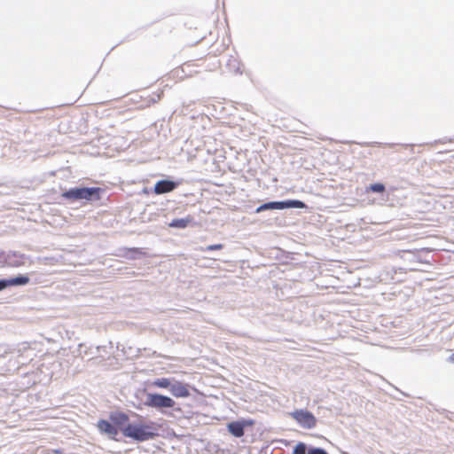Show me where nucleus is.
Masks as SVG:
<instances>
[{"instance_id": "nucleus-18", "label": "nucleus", "mask_w": 454, "mask_h": 454, "mask_svg": "<svg viewBox=\"0 0 454 454\" xmlns=\"http://www.w3.org/2000/svg\"><path fill=\"white\" fill-rule=\"evenodd\" d=\"M309 447L304 442H299L294 448L292 454H309Z\"/></svg>"}, {"instance_id": "nucleus-14", "label": "nucleus", "mask_w": 454, "mask_h": 454, "mask_svg": "<svg viewBox=\"0 0 454 454\" xmlns=\"http://www.w3.org/2000/svg\"><path fill=\"white\" fill-rule=\"evenodd\" d=\"M30 281V278L27 275L19 274L15 277L8 278L7 282L8 286H24L27 285Z\"/></svg>"}, {"instance_id": "nucleus-7", "label": "nucleus", "mask_w": 454, "mask_h": 454, "mask_svg": "<svg viewBox=\"0 0 454 454\" xmlns=\"http://www.w3.org/2000/svg\"><path fill=\"white\" fill-rule=\"evenodd\" d=\"M35 354L30 353L27 355H19L18 356H10L8 358L7 372H16L20 367L29 364L33 361Z\"/></svg>"}, {"instance_id": "nucleus-26", "label": "nucleus", "mask_w": 454, "mask_h": 454, "mask_svg": "<svg viewBox=\"0 0 454 454\" xmlns=\"http://www.w3.org/2000/svg\"><path fill=\"white\" fill-rule=\"evenodd\" d=\"M50 454H63V452L60 450H51Z\"/></svg>"}, {"instance_id": "nucleus-2", "label": "nucleus", "mask_w": 454, "mask_h": 454, "mask_svg": "<svg viewBox=\"0 0 454 454\" xmlns=\"http://www.w3.org/2000/svg\"><path fill=\"white\" fill-rule=\"evenodd\" d=\"M121 433L125 437L137 442L148 441L158 435L157 429L154 427L153 422L150 424L128 423L121 428Z\"/></svg>"}, {"instance_id": "nucleus-8", "label": "nucleus", "mask_w": 454, "mask_h": 454, "mask_svg": "<svg viewBox=\"0 0 454 454\" xmlns=\"http://www.w3.org/2000/svg\"><path fill=\"white\" fill-rule=\"evenodd\" d=\"M253 419H239L228 423L227 428L231 434L235 437H241L245 434V428L254 425Z\"/></svg>"}, {"instance_id": "nucleus-4", "label": "nucleus", "mask_w": 454, "mask_h": 454, "mask_svg": "<svg viewBox=\"0 0 454 454\" xmlns=\"http://www.w3.org/2000/svg\"><path fill=\"white\" fill-rule=\"evenodd\" d=\"M144 404L156 410L173 408L176 402L169 396L158 393H146Z\"/></svg>"}, {"instance_id": "nucleus-16", "label": "nucleus", "mask_w": 454, "mask_h": 454, "mask_svg": "<svg viewBox=\"0 0 454 454\" xmlns=\"http://www.w3.org/2000/svg\"><path fill=\"white\" fill-rule=\"evenodd\" d=\"M386 192V186L382 183H374L365 187V192H373L378 194H384Z\"/></svg>"}, {"instance_id": "nucleus-13", "label": "nucleus", "mask_w": 454, "mask_h": 454, "mask_svg": "<svg viewBox=\"0 0 454 454\" xmlns=\"http://www.w3.org/2000/svg\"><path fill=\"white\" fill-rule=\"evenodd\" d=\"M109 419L117 428L121 429L129 421V416L122 411L111 412Z\"/></svg>"}, {"instance_id": "nucleus-6", "label": "nucleus", "mask_w": 454, "mask_h": 454, "mask_svg": "<svg viewBox=\"0 0 454 454\" xmlns=\"http://www.w3.org/2000/svg\"><path fill=\"white\" fill-rule=\"evenodd\" d=\"M4 263L9 267L18 268L27 264L32 263L31 257L27 254L17 251H9L3 254Z\"/></svg>"}, {"instance_id": "nucleus-11", "label": "nucleus", "mask_w": 454, "mask_h": 454, "mask_svg": "<svg viewBox=\"0 0 454 454\" xmlns=\"http://www.w3.org/2000/svg\"><path fill=\"white\" fill-rule=\"evenodd\" d=\"M98 427L100 432L106 434L113 439L119 434V428H117L112 421L100 419L98 422Z\"/></svg>"}, {"instance_id": "nucleus-17", "label": "nucleus", "mask_w": 454, "mask_h": 454, "mask_svg": "<svg viewBox=\"0 0 454 454\" xmlns=\"http://www.w3.org/2000/svg\"><path fill=\"white\" fill-rule=\"evenodd\" d=\"M174 379L169 378H159L153 381L152 385L157 387L160 388H168L170 389V387L172 385Z\"/></svg>"}, {"instance_id": "nucleus-9", "label": "nucleus", "mask_w": 454, "mask_h": 454, "mask_svg": "<svg viewBox=\"0 0 454 454\" xmlns=\"http://www.w3.org/2000/svg\"><path fill=\"white\" fill-rule=\"evenodd\" d=\"M180 184L179 181H174L170 179H160L156 182L153 187L155 194L160 195L173 192Z\"/></svg>"}, {"instance_id": "nucleus-28", "label": "nucleus", "mask_w": 454, "mask_h": 454, "mask_svg": "<svg viewBox=\"0 0 454 454\" xmlns=\"http://www.w3.org/2000/svg\"><path fill=\"white\" fill-rule=\"evenodd\" d=\"M418 260H419V262H428L427 261H426V260H425V261H424V260H421L420 258H419Z\"/></svg>"}, {"instance_id": "nucleus-12", "label": "nucleus", "mask_w": 454, "mask_h": 454, "mask_svg": "<svg viewBox=\"0 0 454 454\" xmlns=\"http://www.w3.org/2000/svg\"><path fill=\"white\" fill-rule=\"evenodd\" d=\"M35 353V348L31 347L29 342H21L15 346H12L11 356H18L19 355H27Z\"/></svg>"}, {"instance_id": "nucleus-25", "label": "nucleus", "mask_w": 454, "mask_h": 454, "mask_svg": "<svg viewBox=\"0 0 454 454\" xmlns=\"http://www.w3.org/2000/svg\"><path fill=\"white\" fill-rule=\"evenodd\" d=\"M162 94V91L160 93L153 94L151 98V101L153 103H155L160 99V96Z\"/></svg>"}, {"instance_id": "nucleus-29", "label": "nucleus", "mask_w": 454, "mask_h": 454, "mask_svg": "<svg viewBox=\"0 0 454 454\" xmlns=\"http://www.w3.org/2000/svg\"><path fill=\"white\" fill-rule=\"evenodd\" d=\"M453 254H454V250H453Z\"/></svg>"}, {"instance_id": "nucleus-1", "label": "nucleus", "mask_w": 454, "mask_h": 454, "mask_svg": "<svg viewBox=\"0 0 454 454\" xmlns=\"http://www.w3.org/2000/svg\"><path fill=\"white\" fill-rule=\"evenodd\" d=\"M103 192L104 189L100 187L74 186L65 190L60 196L70 203L78 201L91 203L100 200Z\"/></svg>"}, {"instance_id": "nucleus-21", "label": "nucleus", "mask_w": 454, "mask_h": 454, "mask_svg": "<svg viewBox=\"0 0 454 454\" xmlns=\"http://www.w3.org/2000/svg\"><path fill=\"white\" fill-rule=\"evenodd\" d=\"M227 65L230 67V69H232L235 73H241V71L239 70V62L237 59H230Z\"/></svg>"}, {"instance_id": "nucleus-3", "label": "nucleus", "mask_w": 454, "mask_h": 454, "mask_svg": "<svg viewBox=\"0 0 454 454\" xmlns=\"http://www.w3.org/2000/svg\"><path fill=\"white\" fill-rule=\"evenodd\" d=\"M308 206L300 200H286L268 201L261 204L255 208V213H261L266 210H284L288 208H307Z\"/></svg>"}, {"instance_id": "nucleus-22", "label": "nucleus", "mask_w": 454, "mask_h": 454, "mask_svg": "<svg viewBox=\"0 0 454 454\" xmlns=\"http://www.w3.org/2000/svg\"><path fill=\"white\" fill-rule=\"evenodd\" d=\"M309 454H328L327 451L319 447H309Z\"/></svg>"}, {"instance_id": "nucleus-27", "label": "nucleus", "mask_w": 454, "mask_h": 454, "mask_svg": "<svg viewBox=\"0 0 454 454\" xmlns=\"http://www.w3.org/2000/svg\"><path fill=\"white\" fill-rule=\"evenodd\" d=\"M449 361L454 364V353L449 356Z\"/></svg>"}, {"instance_id": "nucleus-5", "label": "nucleus", "mask_w": 454, "mask_h": 454, "mask_svg": "<svg viewBox=\"0 0 454 454\" xmlns=\"http://www.w3.org/2000/svg\"><path fill=\"white\" fill-rule=\"evenodd\" d=\"M291 416L302 428L312 429L317 425L316 417L308 410H295L294 411L291 412Z\"/></svg>"}, {"instance_id": "nucleus-15", "label": "nucleus", "mask_w": 454, "mask_h": 454, "mask_svg": "<svg viewBox=\"0 0 454 454\" xmlns=\"http://www.w3.org/2000/svg\"><path fill=\"white\" fill-rule=\"evenodd\" d=\"M193 218L190 215L184 218H175L169 223L168 226L174 229H185L192 222Z\"/></svg>"}, {"instance_id": "nucleus-23", "label": "nucleus", "mask_w": 454, "mask_h": 454, "mask_svg": "<svg viewBox=\"0 0 454 454\" xmlns=\"http://www.w3.org/2000/svg\"><path fill=\"white\" fill-rule=\"evenodd\" d=\"M223 247V245H222V244H214V245L207 246L205 248V251L219 250V249H222Z\"/></svg>"}, {"instance_id": "nucleus-20", "label": "nucleus", "mask_w": 454, "mask_h": 454, "mask_svg": "<svg viewBox=\"0 0 454 454\" xmlns=\"http://www.w3.org/2000/svg\"><path fill=\"white\" fill-rule=\"evenodd\" d=\"M142 254V252L139 248H129L127 253H126V256L129 258V259H131V260H136L139 257V255Z\"/></svg>"}, {"instance_id": "nucleus-19", "label": "nucleus", "mask_w": 454, "mask_h": 454, "mask_svg": "<svg viewBox=\"0 0 454 454\" xmlns=\"http://www.w3.org/2000/svg\"><path fill=\"white\" fill-rule=\"evenodd\" d=\"M12 352V346L7 344H0V361L4 358L10 357Z\"/></svg>"}, {"instance_id": "nucleus-24", "label": "nucleus", "mask_w": 454, "mask_h": 454, "mask_svg": "<svg viewBox=\"0 0 454 454\" xmlns=\"http://www.w3.org/2000/svg\"><path fill=\"white\" fill-rule=\"evenodd\" d=\"M8 283L7 278H0V292L9 287Z\"/></svg>"}, {"instance_id": "nucleus-10", "label": "nucleus", "mask_w": 454, "mask_h": 454, "mask_svg": "<svg viewBox=\"0 0 454 454\" xmlns=\"http://www.w3.org/2000/svg\"><path fill=\"white\" fill-rule=\"evenodd\" d=\"M169 392L176 398H184L191 395L189 385L176 380H173Z\"/></svg>"}]
</instances>
